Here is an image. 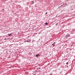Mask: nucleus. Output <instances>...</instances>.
Wrapping results in <instances>:
<instances>
[{"instance_id":"nucleus-2","label":"nucleus","mask_w":75,"mask_h":75,"mask_svg":"<svg viewBox=\"0 0 75 75\" xmlns=\"http://www.w3.org/2000/svg\"><path fill=\"white\" fill-rule=\"evenodd\" d=\"M24 41L25 42H30L28 40H27V41L25 40Z\"/></svg>"},{"instance_id":"nucleus-3","label":"nucleus","mask_w":75,"mask_h":75,"mask_svg":"<svg viewBox=\"0 0 75 75\" xmlns=\"http://www.w3.org/2000/svg\"><path fill=\"white\" fill-rule=\"evenodd\" d=\"M52 45H53V47H54V46H55V44H52Z\"/></svg>"},{"instance_id":"nucleus-1","label":"nucleus","mask_w":75,"mask_h":75,"mask_svg":"<svg viewBox=\"0 0 75 75\" xmlns=\"http://www.w3.org/2000/svg\"><path fill=\"white\" fill-rule=\"evenodd\" d=\"M39 54H37L36 56L37 57H38V56H39Z\"/></svg>"},{"instance_id":"nucleus-11","label":"nucleus","mask_w":75,"mask_h":75,"mask_svg":"<svg viewBox=\"0 0 75 75\" xmlns=\"http://www.w3.org/2000/svg\"><path fill=\"white\" fill-rule=\"evenodd\" d=\"M57 24H58V23H56V25H57Z\"/></svg>"},{"instance_id":"nucleus-13","label":"nucleus","mask_w":75,"mask_h":75,"mask_svg":"<svg viewBox=\"0 0 75 75\" xmlns=\"http://www.w3.org/2000/svg\"><path fill=\"white\" fill-rule=\"evenodd\" d=\"M39 69H40V67H39Z\"/></svg>"},{"instance_id":"nucleus-6","label":"nucleus","mask_w":75,"mask_h":75,"mask_svg":"<svg viewBox=\"0 0 75 75\" xmlns=\"http://www.w3.org/2000/svg\"><path fill=\"white\" fill-rule=\"evenodd\" d=\"M66 64H67V65H68V62H67L66 63Z\"/></svg>"},{"instance_id":"nucleus-5","label":"nucleus","mask_w":75,"mask_h":75,"mask_svg":"<svg viewBox=\"0 0 75 75\" xmlns=\"http://www.w3.org/2000/svg\"><path fill=\"white\" fill-rule=\"evenodd\" d=\"M8 35H9V36H10V35H11V34H8Z\"/></svg>"},{"instance_id":"nucleus-12","label":"nucleus","mask_w":75,"mask_h":75,"mask_svg":"<svg viewBox=\"0 0 75 75\" xmlns=\"http://www.w3.org/2000/svg\"><path fill=\"white\" fill-rule=\"evenodd\" d=\"M4 40H6V38H5Z\"/></svg>"},{"instance_id":"nucleus-10","label":"nucleus","mask_w":75,"mask_h":75,"mask_svg":"<svg viewBox=\"0 0 75 75\" xmlns=\"http://www.w3.org/2000/svg\"><path fill=\"white\" fill-rule=\"evenodd\" d=\"M65 6H66V5H67V3H66L65 4Z\"/></svg>"},{"instance_id":"nucleus-9","label":"nucleus","mask_w":75,"mask_h":75,"mask_svg":"<svg viewBox=\"0 0 75 75\" xmlns=\"http://www.w3.org/2000/svg\"><path fill=\"white\" fill-rule=\"evenodd\" d=\"M47 13H48L46 12V13H45V14H47Z\"/></svg>"},{"instance_id":"nucleus-7","label":"nucleus","mask_w":75,"mask_h":75,"mask_svg":"<svg viewBox=\"0 0 75 75\" xmlns=\"http://www.w3.org/2000/svg\"><path fill=\"white\" fill-rule=\"evenodd\" d=\"M32 3H33V4H34V2L33 1H32Z\"/></svg>"},{"instance_id":"nucleus-14","label":"nucleus","mask_w":75,"mask_h":75,"mask_svg":"<svg viewBox=\"0 0 75 75\" xmlns=\"http://www.w3.org/2000/svg\"><path fill=\"white\" fill-rule=\"evenodd\" d=\"M55 42H54V44H55Z\"/></svg>"},{"instance_id":"nucleus-8","label":"nucleus","mask_w":75,"mask_h":75,"mask_svg":"<svg viewBox=\"0 0 75 75\" xmlns=\"http://www.w3.org/2000/svg\"><path fill=\"white\" fill-rule=\"evenodd\" d=\"M2 10H4V9H2Z\"/></svg>"},{"instance_id":"nucleus-4","label":"nucleus","mask_w":75,"mask_h":75,"mask_svg":"<svg viewBox=\"0 0 75 75\" xmlns=\"http://www.w3.org/2000/svg\"><path fill=\"white\" fill-rule=\"evenodd\" d=\"M48 23H45V25H48Z\"/></svg>"}]
</instances>
